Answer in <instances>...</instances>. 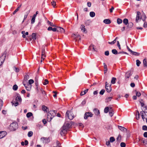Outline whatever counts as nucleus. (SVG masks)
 <instances>
[{"instance_id":"1","label":"nucleus","mask_w":147,"mask_h":147,"mask_svg":"<svg viewBox=\"0 0 147 147\" xmlns=\"http://www.w3.org/2000/svg\"><path fill=\"white\" fill-rule=\"evenodd\" d=\"M18 123L16 122L12 123L10 125V128L11 130H15L18 128Z\"/></svg>"},{"instance_id":"2","label":"nucleus","mask_w":147,"mask_h":147,"mask_svg":"<svg viewBox=\"0 0 147 147\" xmlns=\"http://www.w3.org/2000/svg\"><path fill=\"white\" fill-rule=\"evenodd\" d=\"M65 117L66 118H67L70 120L73 119L74 118V116L71 114L70 111H67L65 115Z\"/></svg>"},{"instance_id":"3","label":"nucleus","mask_w":147,"mask_h":147,"mask_svg":"<svg viewBox=\"0 0 147 147\" xmlns=\"http://www.w3.org/2000/svg\"><path fill=\"white\" fill-rule=\"evenodd\" d=\"M67 130V129L65 127V126H63L61 128L60 134L62 136H64V134L66 133Z\"/></svg>"},{"instance_id":"4","label":"nucleus","mask_w":147,"mask_h":147,"mask_svg":"<svg viewBox=\"0 0 147 147\" xmlns=\"http://www.w3.org/2000/svg\"><path fill=\"white\" fill-rule=\"evenodd\" d=\"M73 124V123L72 121H70L69 122H65L63 126H65V128L67 129L71 127V126Z\"/></svg>"},{"instance_id":"5","label":"nucleus","mask_w":147,"mask_h":147,"mask_svg":"<svg viewBox=\"0 0 147 147\" xmlns=\"http://www.w3.org/2000/svg\"><path fill=\"white\" fill-rule=\"evenodd\" d=\"M105 88L106 90L108 92H110L111 90V85L108 83L107 82L106 83Z\"/></svg>"},{"instance_id":"6","label":"nucleus","mask_w":147,"mask_h":147,"mask_svg":"<svg viewBox=\"0 0 147 147\" xmlns=\"http://www.w3.org/2000/svg\"><path fill=\"white\" fill-rule=\"evenodd\" d=\"M93 115L91 112H86L84 115V118L85 119H86L89 117H92Z\"/></svg>"},{"instance_id":"7","label":"nucleus","mask_w":147,"mask_h":147,"mask_svg":"<svg viewBox=\"0 0 147 147\" xmlns=\"http://www.w3.org/2000/svg\"><path fill=\"white\" fill-rule=\"evenodd\" d=\"M72 37L76 39V41H77L78 40V41L79 42L81 40V37L80 35H77V34H73L72 35Z\"/></svg>"},{"instance_id":"8","label":"nucleus","mask_w":147,"mask_h":147,"mask_svg":"<svg viewBox=\"0 0 147 147\" xmlns=\"http://www.w3.org/2000/svg\"><path fill=\"white\" fill-rule=\"evenodd\" d=\"M57 112V111L53 110L50 111L49 113L52 117H53L56 115Z\"/></svg>"},{"instance_id":"9","label":"nucleus","mask_w":147,"mask_h":147,"mask_svg":"<svg viewBox=\"0 0 147 147\" xmlns=\"http://www.w3.org/2000/svg\"><path fill=\"white\" fill-rule=\"evenodd\" d=\"M7 134V132L5 131H0V139L4 137Z\"/></svg>"},{"instance_id":"10","label":"nucleus","mask_w":147,"mask_h":147,"mask_svg":"<svg viewBox=\"0 0 147 147\" xmlns=\"http://www.w3.org/2000/svg\"><path fill=\"white\" fill-rule=\"evenodd\" d=\"M41 140L44 143H48L49 142V139L47 138H41Z\"/></svg>"},{"instance_id":"11","label":"nucleus","mask_w":147,"mask_h":147,"mask_svg":"<svg viewBox=\"0 0 147 147\" xmlns=\"http://www.w3.org/2000/svg\"><path fill=\"white\" fill-rule=\"evenodd\" d=\"M23 84L25 87L26 90L28 91H30L31 89V86L28 84H26L23 83Z\"/></svg>"},{"instance_id":"12","label":"nucleus","mask_w":147,"mask_h":147,"mask_svg":"<svg viewBox=\"0 0 147 147\" xmlns=\"http://www.w3.org/2000/svg\"><path fill=\"white\" fill-rule=\"evenodd\" d=\"M95 46L92 44H91L89 46L88 50H92V51H96V49L95 48Z\"/></svg>"},{"instance_id":"13","label":"nucleus","mask_w":147,"mask_h":147,"mask_svg":"<svg viewBox=\"0 0 147 147\" xmlns=\"http://www.w3.org/2000/svg\"><path fill=\"white\" fill-rule=\"evenodd\" d=\"M17 96L16 97L15 100L16 101H22V98H21L20 95V94H17Z\"/></svg>"},{"instance_id":"14","label":"nucleus","mask_w":147,"mask_h":147,"mask_svg":"<svg viewBox=\"0 0 147 147\" xmlns=\"http://www.w3.org/2000/svg\"><path fill=\"white\" fill-rule=\"evenodd\" d=\"M118 128L121 131L125 132L127 130V129L126 128L122 126L118 125Z\"/></svg>"},{"instance_id":"15","label":"nucleus","mask_w":147,"mask_h":147,"mask_svg":"<svg viewBox=\"0 0 147 147\" xmlns=\"http://www.w3.org/2000/svg\"><path fill=\"white\" fill-rule=\"evenodd\" d=\"M140 12L139 11H138L137 13V15L136 19V21L137 22H138V20L140 19Z\"/></svg>"},{"instance_id":"16","label":"nucleus","mask_w":147,"mask_h":147,"mask_svg":"<svg viewBox=\"0 0 147 147\" xmlns=\"http://www.w3.org/2000/svg\"><path fill=\"white\" fill-rule=\"evenodd\" d=\"M132 74L131 73V71H129L127 72L125 74V78H129Z\"/></svg>"},{"instance_id":"17","label":"nucleus","mask_w":147,"mask_h":147,"mask_svg":"<svg viewBox=\"0 0 147 147\" xmlns=\"http://www.w3.org/2000/svg\"><path fill=\"white\" fill-rule=\"evenodd\" d=\"M103 22L106 24H110L111 22L109 19H105L103 20Z\"/></svg>"},{"instance_id":"18","label":"nucleus","mask_w":147,"mask_h":147,"mask_svg":"<svg viewBox=\"0 0 147 147\" xmlns=\"http://www.w3.org/2000/svg\"><path fill=\"white\" fill-rule=\"evenodd\" d=\"M53 117H52L49 113L47 115V119L48 121H51V119L53 118Z\"/></svg>"},{"instance_id":"19","label":"nucleus","mask_w":147,"mask_h":147,"mask_svg":"<svg viewBox=\"0 0 147 147\" xmlns=\"http://www.w3.org/2000/svg\"><path fill=\"white\" fill-rule=\"evenodd\" d=\"M94 111L96 115H98L100 114L99 111L96 109H95L94 110Z\"/></svg>"},{"instance_id":"20","label":"nucleus","mask_w":147,"mask_h":147,"mask_svg":"<svg viewBox=\"0 0 147 147\" xmlns=\"http://www.w3.org/2000/svg\"><path fill=\"white\" fill-rule=\"evenodd\" d=\"M32 38L31 39L30 38V41L32 40V39H33V40H35L36 39V35L35 33H33L32 35Z\"/></svg>"},{"instance_id":"21","label":"nucleus","mask_w":147,"mask_h":147,"mask_svg":"<svg viewBox=\"0 0 147 147\" xmlns=\"http://www.w3.org/2000/svg\"><path fill=\"white\" fill-rule=\"evenodd\" d=\"M42 109L43 110L47 112L49 110L48 108L45 105L42 106Z\"/></svg>"},{"instance_id":"22","label":"nucleus","mask_w":147,"mask_h":147,"mask_svg":"<svg viewBox=\"0 0 147 147\" xmlns=\"http://www.w3.org/2000/svg\"><path fill=\"white\" fill-rule=\"evenodd\" d=\"M47 30L49 31L52 30L53 32H55L56 31V28H53L51 27H48L47 29Z\"/></svg>"},{"instance_id":"23","label":"nucleus","mask_w":147,"mask_h":147,"mask_svg":"<svg viewBox=\"0 0 147 147\" xmlns=\"http://www.w3.org/2000/svg\"><path fill=\"white\" fill-rule=\"evenodd\" d=\"M88 90V89H87L86 90L82 92L80 94L81 96H83L87 92Z\"/></svg>"},{"instance_id":"24","label":"nucleus","mask_w":147,"mask_h":147,"mask_svg":"<svg viewBox=\"0 0 147 147\" xmlns=\"http://www.w3.org/2000/svg\"><path fill=\"white\" fill-rule=\"evenodd\" d=\"M123 23L125 25L128 24V20L127 19L125 18L123 19Z\"/></svg>"},{"instance_id":"25","label":"nucleus","mask_w":147,"mask_h":147,"mask_svg":"<svg viewBox=\"0 0 147 147\" xmlns=\"http://www.w3.org/2000/svg\"><path fill=\"white\" fill-rule=\"evenodd\" d=\"M81 30L83 32H85L86 31V29L85 28V26L83 25H82L80 26Z\"/></svg>"},{"instance_id":"26","label":"nucleus","mask_w":147,"mask_h":147,"mask_svg":"<svg viewBox=\"0 0 147 147\" xmlns=\"http://www.w3.org/2000/svg\"><path fill=\"white\" fill-rule=\"evenodd\" d=\"M143 63L144 67H147V63L146 59H145L143 60Z\"/></svg>"},{"instance_id":"27","label":"nucleus","mask_w":147,"mask_h":147,"mask_svg":"<svg viewBox=\"0 0 147 147\" xmlns=\"http://www.w3.org/2000/svg\"><path fill=\"white\" fill-rule=\"evenodd\" d=\"M112 98V97H109L105 99V102H108L110 101Z\"/></svg>"},{"instance_id":"28","label":"nucleus","mask_w":147,"mask_h":147,"mask_svg":"<svg viewBox=\"0 0 147 147\" xmlns=\"http://www.w3.org/2000/svg\"><path fill=\"white\" fill-rule=\"evenodd\" d=\"M21 5H20L19 7H18L17 9L13 11V14H15V13L18 11L19 9L21 7Z\"/></svg>"},{"instance_id":"29","label":"nucleus","mask_w":147,"mask_h":147,"mask_svg":"<svg viewBox=\"0 0 147 147\" xmlns=\"http://www.w3.org/2000/svg\"><path fill=\"white\" fill-rule=\"evenodd\" d=\"M116 78L114 77H113L112 78L111 80V83L113 84H114L115 83V81L116 80Z\"/></svg>"},{"instance_id":"30","label":"nucleus","mask_w":147,"mask_h":147,"mask_svg":"<svg viewBox=\"0 0 147 147\" xmlns=\"http://www.w3.org/2000/svg\"><path fill=\"white\" fill-rule=\"evenodd\" d=\"M133 25V24L132 22H129L128 24V25L127 26V27L128 28H131Z\"/></svg>"},{"instance_id":"31","label":"nucleus","mask_w":147,"mask_h":147,"mask_svg":"<svg viewBox=\"0 0 147 147\" xmlns=\"http://www.w3.org/2000/svg\"><path fill=\"white\" fill-rule=\"evenodd\" d=\"M95 13L93 11L90 12V17H93L95 16Z\"/></svg>"},{"instance_id":"32","label":"nucleus","mask_w":147,"mask_h":147,"mask_svg":"<svg viewBox=\"0 0 147 147\" xmlns=\"http://www.w3.org/2000/svg\"><path fill=\"white\" fill-rule=\"evenodd\" d=\"M131 53L133 55L136 56H139L140 55V54L139 53L136 52H134L133 51V52H132Z\"/></svg>"},{"instance_id":"33","label":"nucleus","mask_w":147,"mask_h":147,"mask_svg":"<svg viewBox=\"0 0 147 147\" xmlns=\"http://www.w3.org/2000/svg\"><path fill=\"white\" fill-rule=\"evenodd\" d=\"M32 115V113L31 112H29L26 114V116L28 118H29Z\"/></svg>"},{"instance_id":"34","label":"nucleus","mask_w":147,"mask_h":147,"mask_svg":"<svg viewBox=\"0 0 147 147\" xmlns=\"http://www.w3.org/2000/svg\"><path fill=\"white\" fill-rule=\"evenodd\" d=\"M112 53L116 55L118 54L117 51L115 49H113L112 50Z\"/></svg>"},{"instance_id":"35","label":"nucleus","mask_w":147,"mask_h":147,"mask_svg":"<svg viewBox=\"0 0 147 147\" xmlns=\"http://www.w3.org/2000/svg\"><path fill=\"white\" fill-rule=\"evenodd\" d=\"M109 110V108L108 107H106L104 109V111L105 113H107Z\"/></svg>"},{"instance_id":"36","label":"nucleus","mask_w":147,"mask_h":147,"mask_svg":"<svg viewBox=\"0 0 147 147\" xmlns=\"http://www.w3.org/2000/svg\"><path fill=\"white\" fill-rule=\"evenodd\" d=\"M18 88V86L16 84H15L13 86V89L14 90H17Z\"/></svg>"},{"instance_id":"37","label":"nucleus","mask_w":147,"mask_h":147,"mask_svg":"<svg viewBox=\"0 0 147 147\" xmlns=\"http://www.w3.org/2000/svg\"><path fill=\"white\" fill-rule=\"evenodd\" d=\"M29 78V76L28 75H26L25 76L24 78V79L25 81H27Z\"/></svg>"},{"instance_id":"38","label":"nucleus","mask_w":147,"mask_h":147,"mask_svg":"<svg viewBox=\"0 0 147 147\" xmlns=\"http://www.w3.org/2000/svg\"><path fill=\"white\" fill-rule=\"evenodd\" d=\"M29 12H30L29 11H27L26 13V14H25L24 15V20H25L26 19V18H27V17L28 16V14L29 13Z\"/></svg>"},{"instance_id":"39","label":"nucleus","mask_w":147,"mask_h":147,"mask_svg":"<svg viewBox=\"0 0 147 147\" xmlns=\"http://www.w3.org/2000/svg\"><path fill=\"white\" fill-rule=\"evenodd\" d=\"M122 20L121 19L118 18L117 20V22L118 24H120L122 23Z\"/></svg>"},{"instance_id":"40","label":"nucleus","mask_w":147,"mask_h":147,"mask_svg":"<svg viewBox=\"0 0 147 147\" xmlns=\"http://www.w3.org/2000/svg\"><path fill=\"white\" fill-rule=\"evenodd\" d=\"M45 47L44 46H43L42 48V55L44 54H45Z\"/></svg>"},{"instance_id":"41","label":"nucleus","mask_w":147,"mask_h":147,"mask_svg":"<svg viewBox=\"0 0 147 147\" xmlns=\"http://www.w3.org/2000/svg\"><path fill=\"white\" fill-rule=\"evenodd\" d=\"M33 135V132L32 131H29L28 132V136L29 137H31Z\"/></svg>"},{"instance_id":"42","label":"nucleus","mask_w":147,"mask_h":147,"mask_svg":"<svg viewBox=\"0 0 147 147\" xmlns=\"http://www.w3.org/2000/svg\"><path fill=\"white\" fill-rule=\"evenodd\" d=\"M115 140V139L113 137H111L110 138V141L111 142H113Z\"/></svg>"},{"instance_id":"43","label":"nucleus","mask_w":147,"mask_h":147,"mask_svg":"<svg viewBox=\"0 0 147 147\" xmlns=\"http://www.w3.org/2000/svg\"><path fill=\"white\" fill-rule=\"evenodd\" d=\"M113 114H114L113 111L112 110H110V111L109 112V115L111 117H112L113 115Z\"/></svg>"},{"instance_id":"44","label":"nucleus","mask_w":147,"mask_h":147,"mask_svg":"<svg viewBox=\"0 0 147 147\" xmlns=\"http://www.w3.org/2000/svg\"><path fill=\"white\" fill-rule=\"evenodd\" d=\"M136 65L138 66H139L140 64H141V62L138 59H137L136 60Z\"/></svg>"},{"instance_id":"45","label":"nucleus","mask_w":147,"mask_h":147,"mask_svg":"<svg viewBox=\"0 0 147 147\" xmlns=\"http://www.w3.org/2000/svg\"><path fill=\"white\" fill-rule=\"evenodd\" d=\"M86 102V101L85 100H83L82 102L81 103V104L80 105V106H84Z\"/></svg>"},{"instance_id":"46","label":"nucleus","mask_w":147,"mask_h":147,"mask_svg":"<svg viewBox=\"0 0 147 147\" xmlns=\"http://www.w3.org/2000/svg\"><path fill=\"white\" fill-rule=\"evenodd\" d=\"M105 92V90L104 89H102L100 92L99 94H100L101 95H103L104 94Z\"/></svg>"},{"instance_id":"47","label":"nucleus","mask_w":147,"mask_h":147,"mask_svg":"<svg viewBox=\"0 0 147 147\" xmlns=\"http://www.w3.org/2000/svg\"><path fill=\"white\" fill-rule=\"evenodd\" d=\"M34 82V81L33 80L30 79L29 80L28 83L29 84L31 85Z\"/></svg>"},{"instance_id":"48","label":"nucleus","mask_w":147,"mask_h":147,"mask_svg":"<svg viewBox=\"0 0 147 147\" xmlns=\"http://www.w3.org/2000/svg\"><path fill=\"white\" fill-rule=\"evenodd\" d=\"M49 83V81L47 79H45V81L43 83L44 85H46Z\"/></svg>"},{"instance_id":"49","label":"nucleus","mask_w":147,"mask_h":147,"mask_svg":"<svg viewBox=\"0 0 147 147\" xmlns=\"http://www.w3.org/2000/svg\"><path fill=\"white\" fill-rule=\"evenodd\" d=\"M48 23L49 24L50 26H55V25L52 22H51L50 21H48Z\"/></svg>"},{"instance_id":"50","label":"nucleus","mask_w":147,"mask_h":147,"mask_svg":"<svg viewBox=\"0 0 147 147\" xmlns=\"http://www.w3.org/2000/svg\"><path fill=\"white\" fill-rule=\"evenodd\" d=\"M35 17H32L31 19V23L32 24H34L35 22Z\"/></svg>"},{"instance_id":"51","label":"nucleus","mask_w":147,"mask_h":147,"mask_svg":"<svg viewBox=\"0 0 147 147\" xmlns=\"http://www.w3.org/2000/svg\"><path fill=\"white\" fill-rule=\"evenodd\" d=\"M142 129L144 131H147V126L145 125L142 126Z\"/></svg>"},{"instance_id":"52","label":"nucleus","mask_w":147,"mask_h":147,"mask_svg":"<svg viewBox=\"0 0 147 147\" xmlns=\"http://www.w3.org/2000/svg\"><path fill=\"white\" fill-rule=\"evenodd\" d=\"M51 3L53 7H55L56 5V2L54 1H53L51 2Z\"/></svg>"},{"instance_id":"53","label":"nucleus","mask_w":147,"mask_h":147,"mask_svg":"<svg viewBox=\"0 0 147 147\" xmlns=\"http://www.w3.org/2000/svg\"><path fill=\"white\" fill-rule=\"evenodd\" d=\"M142 142L143 143L145 144H147V140L145 139H143L142 140Z\"/></svg>"},{"instance_id":"54","label":"nucleus","mask_w":147,"mask_h":147,"mask_svg":"<svg viewBox=\"0 0 147 147\" xmlns=\"http://www.w3.org/2000/svg\"><path fill=\"white\" fill-rule=\"evenodd\" d=\"M22 34V37L23 38H25L26 35L25 34V31H22L21 32Z\"/></svg>"},{"instance_id":"55","label":"nucleus","mask_w":147,"mask_h":147,"mask_svg":"<svg viewBox=\"0 0 147 147\" xmlns=\"http://www.w3.org/2000/svg\"><path fill=\"white\" fill-rule=\"evenodd\" d=\"M136 96L139 97L141 95L140 93L139 92L137 91L136 93Z\"/></svg>"},{"instance_id":"56","label":"nucleus","mask_w":147,"mask_h":147,"mask_svg":"<svg viewBox=\"0 0 147 147\" xmlns=\"http://www.w3.org/2000/svg\"><path fill=\"white\" fill-rule=\"evenodd\" d=\"M125 144L124 142H121V143L120 146L121 147H125Z\"/></svg>"},{"instance_id":"57","label":"nucleus","mask_w":147,"mask_h":147,"mask_svg":"<svg viewBox=\"0 0 147 147\" xmlns=\"http://www.w3.org/2000/svg\"><path fill=\"white\" fill-rule=\"evenodd\" d=\"M12 105H14L15 106H18L19 104L18 102V101L16 102H12Z\"/></svg>"},{"instance_id":"58","label":"nucleus","mask_w":147,"mask_h":147,"mask_svg":"<svg viewBox=\"0 0 147 147\" xmlns=\"http://www.w3.org/2000/svg\"><path fill=\"white\" fill-rule=\"evenodd\" d=\"M106 144L107 146H109V147H111L109 141H107L106 142Z\"/></svg>"},{"instance_id":"59","label":"nucleus","mask_w":147,"mask_h":147,"mask_svg":"<svg viewBox=\"0 0 147 147\" xmlns=\"http://www.w3.org/2000/svg\"><path fill=\"white\" fill-rule=\"evenodd\" d=\"M116 42L115 40H114L113 41L111 42H108L109 44L113 45Z\"/></svg>"},{"instance_id":"60","label":"nucleus","mask_w":147,"mask_h":147,"mask_svg":"<svg viewBox=\"0 0 147 147\" xmlns=\"http://www.w3.org/2000/svg\"><path fill=\"white\" fill-rule=\"evenodd\" d=\"M61 28L60 27H57V28H56V31L58 32H60Z\"/></svg>"},{"instance_id":"61","label":"nucleus","mask_w":147,"mask_h":147,"mask_svg":"<svg viewBox=\"0 0 147 147\" xmlns=\"http://www.w3.org/2000/svg\"><path fill=\"white\" fill-rule=\"evenodd\" d=\"M3 101L2 100L0 99V107H2L3 105Z\"/></svg>"},{"instance_id":"62","label":"nucleus","mask_w":147,"mask_h":147,"mask_svg":"<svg viewBox=\"0 0 147 147\" xmlns=\"http://www.w3.org/2000/svg\"><path fill=\"white\" fill-rule=\"evenodd\" d=\"M104 67L105 69H107V66L106 63H103Z\"/></svg>"},{"instance_id":"63","label":"nucleus","mask_w":147,"mask_h":147,"mask_svg":"<svg viewBox=\"0 0 147 147\" xmlns=\"http://www.w3.org/2000/svg\"><path fill=\"white\" fill-rule=\"evenodd\" d=\"M105 54L106 56H108L109 55V51H106L105 53Z\"/></svg>"},{"instance_id":"64","label":"nucleus","mask_w":147,"mask_h":147,"mask_svg":"<svg viewBox=\"0 0 147 147\" xmlns=\"http://www.w3.org/2000/svg\"><path fill=\"white\" fill-rule=\"evenodd\" d=\"M143 135H144V137L147 138V132H145L144 134Z\"/></svg>"}]
</instances>
